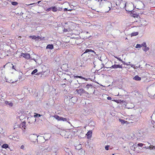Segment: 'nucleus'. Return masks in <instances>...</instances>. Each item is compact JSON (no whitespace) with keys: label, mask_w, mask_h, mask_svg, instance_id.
<instances>
[{"label":"nucleus","mask_w":155,"mask_h":155,"mask_svg":"<svg viewBox=\"0 0 155 155\" xmlns=\"http://www.w3.org/2000/svg\"><path fill=\"white\" fill-rule=\"evenodd\" d=\"M53 117L55 118L57 120H58L59 121L60 120V119L61 117L57 115H54V116H53Z\"/></svg>","instance_id":"aec40b11"},{"label":"nucleus","mask_w":155,"mask_h":155,"mask_svg":"<svg viewBox=\"0 0 155 155\" xmlns=\"http://www.w3.org/2000/svg\"><path fill=\"white\" fill-rule=\"evenodd\" d=\"M38 136H37L36 135L34 134L31 136V137L35 139L33 140L34 141H35L36 140H38Z\"/></svg>","instance_id":"2eb2a0df"},{"label":"nucleus","mask_w":155,"mask_h":155,"mask_svg":"<svg viewBox=\"0 0 155 155\" xmlns=\"http://www.w3.org/2000/svg\"><path fill=\"white\" fill-rule=\"evenodd\" d=\"M153 145H150V148H149V149H153Z\"/></svg>","instance_id":"ea45409f"},{"label":"nucleus","mask_w":155,"mask_h":155,"mask_svg":"<svg viewBox=\"0 0 155 155\" xmlns=\"http://www.w3.org/2000/svg\"><path fill=\"white\" fill-rule=\"evenodd\" d=\"M38 71V70L37 69H35L31 73V74H34L36 73Z\"/></svg>","instance_id":"cd10ccee"},{"label":"nucleus","mask_w":155,"mask_h":155,"mask_svg":"<svg viewBox=\"0 0 155 155\" xmlns=\"http://www.w3.org/2000/svg\"><path fill=\"white\" fill-rule=\"evenodd\" d=\"M115 58H116L117 59V58H118V57H116V56H115L114 57Z\"/></svg>","instance_id":"bf43d9fd"},{"label":"nucleus","mask_w":155,"mask_h":155,"mask_svg":"<svg viewBox=\"0 0 155 155\" xmlns=\"http://www.w3.org/2000/svg\"><path fill=\"white\" fill-rule=\"evenodd\" d=\"M6 65H4V68H5V66H6Z\"/></svg>","instance_id":"680f3d73"},{"label":"nucleus","mask_w":155,"mask_h":155,"mask_svg":"<svg viewBox=\"0 0 155 155\" xmlns=\"http://www.w3.org/2000/svg\"><path fill=\"white\" fill-rule=\"evenodd\" d=\"M124 4V6L123 8H126V10L127 11L130 12L131 13H132L133 12L132 10V7H134V5L132 2H130L128 3H123Z\"/></svg>","instance_id":"f257e3e1"},{"label":"nucleus","mask_w":155,"mask_h":155,"mask_svg":"<svg viewBox=\"0 0 155 155\" xmlns=\"http://www.w3.org/2000/svg\"><path fill=\"white\" fill-rule=\"evenodd\" d=\"M23 73H22V72H20V73H19V76H18V79H19V80H21V77H22V76L23 75Z\"/></svg>","instance_id":"a878e982"},{"label":"nucleus","mask_w":155,"mask_h":155,"mask_svg":"<svg viewBox=\"0 0 155 155\" xmlns=\"http://www.w3.org/2000/svg\"><path fill=\"white\" fill-rule=\"evenodd\" d=\"M51 10V7H50L49 8H47L46 10V11L47 12H49V11H50Z\"/></svg>","instance_id":"c9c22d12"},{"label":"nucleus","mask_w":155,"mask_h":155,"mask_svg":"<svg viewBox=\"0 0 155 155\" xmlns=\"http://www.w3.org/2000/svg\"><path fill=\"white\" fill-rule=\"evenodd\" d=\"M64 32H67V31H68V29H64Z\"/></svg>","instance_id":"a18cd8bd"},{"label":"nucleus","mask_w":155,"mask_h":155,"mask_svg":"<svg viewBox=\"0 0 155 155\" xmlns=\"http://www.w3.org/2000/svg\"><path fill=\"white\" fill-rule=\"evenodd\" d=\"M74 77L76 78H79V76H74Z\"/></svg>","instance_id":"de8ad7c7"},{"label":"nucleus","mask_w":155,"mask_h":155,"mask_svg":"<svg viewBox=\"0 0 155 155\" xmlns=\"http://www.w3.org/2000/svg\"><path fill=\"white\" fill-rule=\"evenodd\" d=\"M123 3V2H120V4H122Z\"/></svg>","instance_id":"4d7b16f0"},{"label":"nucleus","mask_w":155,"mask_h":155,"mask_svg":"<svg viewBox=\"0 0 155 155\" xmlns=\"http://www.w3.org/2000/svg\"><path fill=\"white\" fill-rule=\"evenodd\" d=\"M23 14V13H22V12L20 13V15H22Z\"/></svg>","instance_id":"603ef678"},{"label":"nucleus","mask_w":155,"mask_h":155,"mask_svg":"<svg viewBox=\"0 0 155 155\" xmlns=\"http://www.w3.org/2000/svg\"><path fill=\"white\" fill-rule=\"evenodd\" d=\"M147 147L146 146H145V147H143V148H147Z\"/></svg>","instance_id":"864d4df0"},{"label":"nucleus","mask_w":155,"mask_h":155,"mask_svg":"<svg viewBox=\"0 0 155 155\" xmlns=\"http://www.w3.org/2000/svg\"><path fill=\"white\" fill-rule=\"evenodd\" d=\"M111 68H122V66L118 64H114L111 66L110 67Z\"/></svg>","instance_id":"f8f14e48"},{"label":"nucleus","mask_w":155,"mask_h":155,"mask_svg":"<svg viewBox=\"0 0 155 155\" xmlns=\"http://www.w3.org/2000/svg\"><path fill=\"white\" fill-rule=\"evenodd\" d=\"M137 9H142L144 8L145 5L142 2L139 1L137 2Z\"/></svg>","instance_id":"7ed1b4c3"},{"label":"nucleus","mask_w":155,"mask_h":155,"mask_svg":"<svg viewBox=\"0 0 155 155\" xmlns=\"http://www.w3.org/2000/svg\"><path fill=\"white\" fill-rule=\"evenodd\" d=\"M149 148H150V146H149V147H147V149H149Z\"/></svg>","instance_id":"6e6d98bb"},{"label":"nucleus","mask_w":155,"mask_h":155,"mask_svg":"<svg viewBox=\"0 0 155 155\" xmlns=\"http://www.w3.org/2000/svg\"><path fill=\"white\" fill-rule=\"evenodd\" d=\"M51 9L52 11L54 12H56L58 10L61 11L62 8H58L56 6H53L51 7Z\"/></svg>","instance_id":"6e6552de"},{"label":"nucleus","mask_w":155,"mask_h":155,"mask_svg":"<svg viewBox=\"0 0 155 155\" xmlns=\"http://www.w3.org/2000/svg\"><path fill=\"white\" fill-rule=\"evenodd\" d=\"M83 93H86V94H88V93L86 91H85V92H83Z\"/></svg>","instance_id":"09e8293b"},{"label":"nucleus","mask_w":155,"mask_h":155,"mask_svg":"<svg viewBox=\"0 0 155 155\" xmlns=\"http://www.w3.org/2000/svg\"><path fill=\"white\" fill-rule=\"evenodd\" d=\"M117 59L119 61H121V62L123 63H124V61H122V60L120 58H117Z\"/></svg>","instance_id":"4c0bfd02"},{"label":"nucleus","mask_w":155,"mask_h":155,"mask_svg":"<svg viewBox=\"0 0 155 155\" xmlns=\"http://www.w3.org/2000/svg\"><path fill=\"white\" fill-rule=\"evenodd\" d=\"M114 154H113V155H114Z\"/></svg>","instance_id":"774afa93"},{"label":"nucleus","mask_w":155,"mask_h":155,"mask_svg":"<svg viewBox=\"0 0 155 155\" xmlns=\"http://www.w3.org/2000/svg\"><path fill=\"white\" fill-rule=\"evenodd\" d=\"M84 88L87 90H88L89 89V91L91 92H94V93L95 87L91 84H87L84 87Z\"/></svg>","instance_id":"f03ea898"},{"label":"nucleus","mask_w":155,"mask_h":155,"mask_svg":"<svg viewBox=\"0 0 155 155\" xmlns=\"http://www.w3.org/2000/svg\"><path fill=\"white\" fill-rule=\"evenodd\" d=\"M12 4L13 5H16L18 4V3L15 2H12Z\"/></svg>","instance_id":"c85d7f7f"},{"label":"nucleus","mask_w":155,"mask_h":155,"mask_svg":"<svg viewBox=\"0 0 155 155\" xmlns=\"http://www.w3.org/2000/svg\"><path fill=\"white\" fill-rule=\"evenodd\" d=\"M134 68H136V67H134Z\"/></svg>","instance_id":"e2e57ef3"},{"label":"nucleus","mask_w":155,"mask_h":155,"mask_svg":"<svg viewBox=\"0 0 155 155\" xmlns=\"http://www.w3.org/2000/svg\"><path fill=\"white\" fill-rule=\"evenodd\" d=\"M134 68H136V67H134Z\"/></svg>","instance_id":"0e129e2a"},{"label":"nucleus","mask_w":155,"mask_h":155,"mask_svg":"<svg viewBox=\"0 0 155 155\" xmlns=\"http://www.w3.org/2000/svg\"><path fill=\"white\" fill-rule=\"evenodd\" d=\"M107 99L108 100H111L112 98L111 97H107Z\"/></svg>","instance_id":"a19ab883"},{"label":"nucleus","mask_w":155,"mask_h":155,"mask_svg":"<svg viewBox=\"0 0 155 155\" xmlns=\"http://www.w3.org/2000/svg\"><path fill=\"white\" fill-rule=\"evenodd\" d=\"M134 68H136V67H134Z\"/></svg>","instance_id":"69168bd1"},{"label":"nucleus","mask_w":155,"mask_h":155,"mask_svg":"<svg viewBox=\"0 0 155 155\" xmlns=\"http://www.w3.org/2000/svg\"><path fill=\"white\" fill-rule=\"evenodd\" d=\"M42 116L41 115L39 114H38V113H35V114L34 115V117H35V118H38V117H40L41 116Z\"/></svg>","instance_id":"412c9836"},{"label":"nucleus","mask_w":155,"mask_h":155,"mask_svg":"<svg viewBox=\"0 0 155 155\" xmlns=\"http://www.w3.org/2000/svg\"><path fill=\"white\" fill-rule=\"evenodd\" d=\"M90 52H93L94 53V54H96V53L94 51L92 50L91 49H86L84 53H88Z\"/></svg>","instance_id":"a211bd4d"},{"label":"nucleus","mask_w":155,"mask_h":155,"mask_svg":"<svg viewBox=\"0 0 155 155\" xmlns=\"http://www.w3.org/2000/svg\"><path fill=\"white\" fill-rule=\"evenodd\" d=\"M64 80H66V79L65 78V79H64Z\"/></svg>","instance_id":"338daca9"},{"label":"nucleus","mask_w":155,"mask_h":155,"mask_svg":"<svg viewBox=\"0 0 155 155\" xmlns=\"http://www.w3.org/2000/svg\"><path fill=\"white\" fill-rule=\"evenodd\" d=\"M109 146L107 145L105 146V148L106 150H109Z\"/></svg>","instance_id":"f704fd0d"},{"label":"nucleus","mask_w":155,"mask_h":155,"mask_svg":"<svg viewBox=\"0 0 155 155\" xmlns=\"http://www.w3.org/2000/svg\"><path fill=\"white\" fill-rule=\"evenodd\" d=\"M133 146V147H135V148L136 147H137V145L136 144H134Z\"/></svg>","instance_id":"79ce46f5"},{"label":"nucleus","mask_w":155,"mask_h":155,"mask_svg":"<svg viewBox=\"0 0 155 155\" xmlns=\"http://www.w3.org/2000/svg\"><path fill=\"white\" fill-rule=\"evenodd\" d=\"M41 2V1H38L37 3H32V4H29V5H34V4H35V3H38V4H39L40 2Z\"/></svg>","instance_id":"e433bc0d"},{"label":"nucleus","mask_w":155,"mask_h":155,"mask_svg":"<svg viewBox=\"0 0 155 155\" xmlns=\"http://www.w3.org/2000/svg\"><path fill=\"white\" fill-rule=\"evenodd\" d=\"M2 147L3 148L6 149L8 147V145L6 144H4L2 145Z\"/></svg>","instance_id":"393cba45"},{"label":"nucleus","mask_w":155,"mask_h":155,"mask_svg":"<svg viewBox=\"0 0 155 155\" xmlns=\"http://www.w3.org/2000/svg\"><path fill=\"white\" fill-rule=\"evenodd\" d=\"M68 119H67L66 118H63V117H61V118L60 119V121H66V122H68L70 124H71V123L70 122L68 121Z\"/></svg>","instance_id":"dca6fc26"},{"label":"nucleus","mask_w":155,"mask_h":155,"mask_svg":"<svg viewBox=\"0 0 155 155\" xmlns=\"http://www.w3.org/2000/svg\"><path fill=\"white\" fill-rule=\"evenodd\" d=\"M134 66V65H132L131 66V67H133Z\"/></svg>","instance_id":"052dcab7"},{"label":"nucleus","mask_w":155,"mask_h":155,"mask_svg":"<svg viewBox=\"0 0 155 155\" xmlns=\"http://www.w3.org/2000/svg\"><path fill=\"white\" fill-rule=\"evenodd\" d=\"M6 81V82H9V83H11V81H10V82H9L8 81Z\"/></svg>","instance_id":"5fc2aeb1"},{"label":"nucleus","mask_w":155,"mask_h":155,"mask_svg":"<svg viewBox=\"0 0 155 155\" xmlns=\"http://www.w3.org/2000/svg\"><path fill=\"white\" fill-rule=\"evenodd\" d=\"M133 79L136 81H140L141 80V78L138 75H136L135 77L133 78Z\"/></svg>","instance_id":"f3484780"},{"label":"nucleus","mask_w":155,"mask_h":155,"mask_svg":"<svg viewBox=\"0 0 155 155\" xmlns=\"http://www.w3.org/2000/svg\"><path fill=\"white\" fill-rule=\"evenodd\" d=\"M29 38L36 40H38L41 38L39 36H36L34 35L30 36H29Z\"/></svg>","instance_id":"1a4fd4ad"},{"label":"nucleus","mask_w":155,"mask_h":155,"mask_svg":"<svg viewBox=\"0 0 155 155\" xmlns=\"http://www.w3.org/2000/svg\"><path fill=\"white\" fill-rule=\"evenodd\" d=\"M141 45H142V47L143 46V47H146V43L145 42H143Z\"/></svg>","instance_id":"72a5a7b5"},{"label":"nucleus","mask_w":155,"mask_h":155,"mask_svg":"<svg viewBox=\"0 0 155 155\" xmlns=\"http://www.w3.org/2000/svg\"><path fill=\"white\" fill-rule=\"evenodd\" d=\"M5 103L6 105H8L9 107H12L13 105V104L12 102H9L8 101H5Z\"/></svg>","instance_id":"ddd939ff"},{"label":"nucleus","mask_w":155,"mask_h":155,"mask_svg":"<svg viewBox=\"0 0 155 155\" xmlns=\"http://www.w3.org/2000/svg\"><path fill=\"white\" fill-rule=\"evenodd\" d=\"M7 65L8 64L9 66L12 67V69H15V71H17L15 69V68L14 66L13 65V64L12 63H8L7 64Z\"/></svg>","instance_id":"6ab92c4d"},{"label":"nucleus","mask_w":155,"mask_h":155,"mask_svg":"<svg viewBox=\"0 0 155 155\" xmlns=\"http://www.w3.org/2000/svg\"><path fill=\"white\" fill-rule=\"evenodd\" d=\"M145 134V133L143 132L142 130H140L137 133V135L139 137H143Z\"/></svg>","instance_id":"39448f33"},{"label":"nucleus","mask_w":155,"mask_h":155,"mask_svg":"<svg viewBox=\"0 0 155 155\" xmlns=\"http://www.w3.org/2000/svg\"><path fill=\"white\" fill-rule=\"evenodd\" d=\"M72 82L71 81V80H70V81H69V82L71 83V82Z\"/></svg>","instance_id":"13d9d810"},{"label":"nucleus","mask_w":155,"mask_h":155,"mask_svg":"<svg viewBox=\"0 0 155 155\" xmlns=\"http://www.w3.org/2000/svg\"><path fill=\"white\" fill-rule=\"evenodd\" d=\"M24 145H21V149H24Z\"/></svg>","instance_id":"37998d69"},{"label":"nucleus","mask_w":155,"mask_h":155,"mask_svg":"<svg viewBox=\"0 0 155 155\" xmlns=\"http://www.w3.org/2000/svg\"><path fill=\"white\" fill-rule=\"evenodd\" d=\"M2 143V141L0 140V145Z\"/></svg>","instance_id":"3c124183"},{"label":"nucleus","mask_w":155,"mask_h":155,"mask_svg":"<svg viewBox=\"0 0 155 155\" xmlns=\"http://www.w3.org/2000/svg\"><path fill=\"white\" fill-rule=\"evenodd\" d=\"M76 91L77 93L79 94H80V95L83 93V92H85V90L82 89H81L79 90L77 89Z\"/></svg>","instance_id":"9b49d317"},{"label":"nucleus","mask_w":155,"mask_h":155,"mask_svg":"<svg viewBox=\"0 0 155 155\" xmlns=\"http://www.w3.org/2000/svg\"><path fill=\"white\" fill-rule=\"evenodd\" d=\"M26 122L25 121H23L21 124V126H22V127H23L24 129L26 127Z\"/></svg>","instance_id":"4be33fe9"},{"label":"nucleus","mask_w":155,"mask_h":155,"mask_svg":"<svg viewBox=\"0 0 155 155\" xmlns=\"http://www.w3.org/2000/svg\"><path fill=\"white\" fill-rule=\"evenodd\" d=\"M79 78L82 79L83 78V77L81 76H79Z\"/></svg>","instance_id":"49530a36"},{"label":"nucleus","mask_w":155,"mask_h":155,"mask_svg":"<svg viewBox=\"0 0 155 155\" xmlns=\"http://www.w3.org/2000/svg\"><path fill=\"white\" fill-rule=\"evenodd\" d=\"M81 148V144H79L76 147V149L78 150H80Z\"/></svg>","instance_id":"b1692460"},{"label":"nucleus","mask_w":155,"mask_h":155,"mask_svg":"<svg viewBox=\"0 0 155 155\" xmlns=\"http://www.w3.org/2000/svg\"><path fill=\"white\" fill-rule=\"evenodd\" d=\"M21 56L23 57L24 58L26 59H29L30 58V55L28 53H22L21 54Z\"/></svg>","instance_id":"0eeeda50"},{"label":"nucleus","mask_w":155,"mask_h":155,"mask_svg":"<svg viewBox=\"0 0 155 155\" xmlns=\"http://www.w3.org/2000/svg\"><path fill=\"white\" fill-rule=\"evenodd\" d=\"M143 49L144 51L146 52L147 51H148L149 50V48L148 47H146L143 48Z\"/></svg>","instance_id":"7c9ffc66"},{"label":"nucleus","mask_w":155,"mask_h":155,"mask_svg":"<svg viewBox=\"0 0 155 155\" xmlns=\"http://www.w3.org/2000/svg\"><path fill=\"white\" fill-rule=\"evenodd\" d=\"M143 145H144L143 144V143H138L137 144V146H139V147H142L143 146Z\"/></svg>","instance_id":"473e14b6"},{"label":"nucleus","mask_w":155,"mask_h":155,"mask_svg":"<svg viewBox=\"0 0 155 155\" xmlns=\"http://www.w3.org/2000/svg\"><path fill=\"white\" fill-rule=\"evenodd\" d=\"M142 47V45H141L140 44H137L136 45V48H140Z\"/></svg>","instance_id":"c756f323"},{"label":"nucleus","mask_w":155,"mask_h":155,"mask_svg":"<svg viewBox=\"0 0 155 155\" xmlns=\"http://www.w3.org/2000/svg\"><path fill=\"white\" fill-rule=\"evenodd\" d=\"M138 35V33L137 32H135L134 33H133L131 34L132 36H136Z\"/></svg>","instance_id":"2f4dec72"},{"label":"nucleus","mask_w":155,"mask_h":155,"mask_svg":"<svg viewBox=\"0 0 155 155\" xmlns=\"http://www.w3.org/2000/svg\"><path fill=\"white\" fill-rule=\"evenodd\" d=\"M153 149H155V146H153Z\"/></svg>","instance_id":"8fccbe9b"},{"label":"nucleus","mask_w":155,"mask_h":155,"mask_svg":"<svg viewBox=\"0 0 155 155\" xmlns=\"http://www.w3.org/2000/svg\"><path fill=\"white\" fill-rule=\"evenodd\" d=\"M46 48L51 50L54 48V46L52 44H49L47 45Z\"/></svg>","instance_id":"4468645a"},{"label":"nucleus","mask_w":155,"mask_h":155,"mask_svg":"<svg viewBox=\"0 0 155 155\" xmlns=\"http://www.w3.org/2000/svg\"><path fill=\"white\" fill-rule=\"evenodd\" d=\"M92 131L91 130L89 131L87 133L86 135L88 139L90 138L92 136Z\"/></svg>","instance_id":"9d476101"},{"label":"nucleus","mask_w":155,"mask_h":155,"mask_svg":"<svg viewBox=\"0 0 155 155\" xmlns=\"http://www.w3.org/2000/svg\"><path fill=\"white\" fill-rule=\"evenodd\" d=\"M131 149L132 150H133L134 151L135 150V147H133V146H132L131 148Z\"/></svg>","instance_id":"58836bf2"},{"label":"nucleus","mask_w":155,"mask_h":155,"mask_svg":"<svg viewBox=\"0 0 155 155\" xmlns=\"http://www.w3.org/2000/svg\"><path fill=\"white\" fill-rule=\"evenodd\" d=\"M28 122L30 123H32L36 121V118L34 117H28Z\"/></svg>","instance_id":"423d86ee"},{"label":"nucleus","mask_w":155,"mask_h":155,"mask_svg":"<svg viewBox=\"0 0 155 155\" xmlns=\"http://www.w3.org/2000/svg\"><path fill=\"white\" fill-rule=\"evenodd\" d=\"M152 121L155 124V114H153L152 117H151Z\"/></svg>","instance_id":"5701e85b"},{"label":"nucleus","mask_w":155,"mask_h":155,"mask_svg":"<svg viewBox=\"0 0 155 155\" xmlns=\"http://www.w3.org/2000/svg\"><path fill=\"white\" fill-rule=\"evenodd\" d=\"M137 14H134L133 15V16L134 17H136L137 16Z\"/></svg>","instance_id":"c03bdc74"},{"label":"nucleus","mask_w":155,"mask_h":155,"mask_svg":"<svg viewBox=\"0 0 155 155\" xmlns=\"http://www.w3.org/2000/svg\"><path fill=\"white\" fill-rule=\"evenodd\" d=\"M26 116V115L24 113H19L18 116L19 119L21 120H23L25 118Z\"/></svg>","instance_id":"20e7f679"},{"label":"nucleus","mask_w":155,"mask_h":155,"mask_svg":"<svg viewBox=\"0 0 155 155\" xmlns=\"http://www.w3.org/2000/svg\"><path fill=\"white\" fill-rule=\"evenodd\" d=\"M119 121L122 124H125L127 122V121L123 119H119Z\"/></svg>","instance_id":"bb28decb"}]
</instances>
